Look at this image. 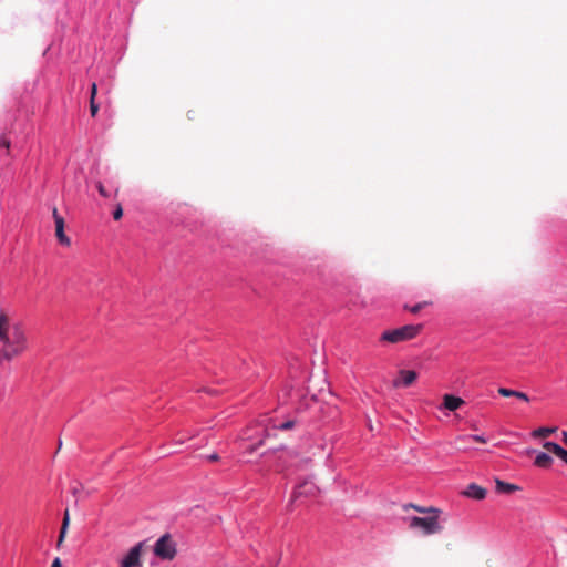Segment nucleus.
<instances>
[{
	"mask_svg": "<svg viewBox=\"0 0 567 567\" xmlns=\"http://www.w3.org/2000/svg\"><path fill=\"white\" fill-rule=\"evenodd\" d=\"M28 349L29 341L23 323L0 310V362H10Z\"/></svg>",
	"mask_w": 567,
	"mask_h": 567,
	"instance_id": "nucleus-1",
	"label": "nucleus"
},
{
	"mask_svg": "<svg viewBox=\"0 0 567 567\" xmlns=\"http://www.w3.org/2000/svg\"><path fill=\"white\" fill-rule=\"evenodd\" d=\"M441 513L420 516L405 517L404 520L408 527L412 530H419L422 535L429 536L437 534L443 529L440 519Z\"/></svg>",
	"mask_w": 567,
	"mask_h": 567,
	"instance_id": "nucleus-2",
	"label": "nucleus"
},
{
	"mask_svg": "<svg viewBox=\"0 0 567 567\" xmlns=\"http://www.w3.org/2000/svg\"><path fill=\"white\" fill-rule=\"evenodd\" d=\"M423 330V324H405L400 328L385 330L380 337L381 342L400 343L416 338Z\"/></svg>",
	"mask_w": 567,
	"mask_h": 567,
	"instance_id": "nucleus-3",
	"label": "nucleus"
},
{
	"mask_svg": "<svg viewBox=\"0 0 567 567\" xmlns=\"http://www.w3.org/2000/svg\"><path fill=\"white\" fill-rule=\"evenodd\" d=\"M154 554L158 558L167 560H172L176 556V545L169 534H165L156 540Z\"/></svg>",
	"mask_w": 567,
	"mask_h": 567,
	"instance_id": "nucleus-4",
	"label": "nucleus"
},
{
	"mask_svg": "<svg viewBox=\"0 0 567 567\" xmlns=\"http://www.w3.org/2000/svg\"><path fill=\"white\" fill-rule=\"evenodd\" d=\"M293 426H295V421H292V420H289V421H286V422L279 423V424H274L271 426V429H269L268 426L257 425V429L260 427V431H259L260 433H259L258 437H256L257 442L252 443L248 447V452L252 453L259 445H261L264 443L265 439L267 436H269L274 430L287 431V430L292 429Z\"/></svg>",
	"mask_w": 567,
	"mask_h": 567,
	"instance_id": "nucleus-5",
	"label": "nucleus"
},
{
	"mask_svg": "<svg viewBox=\"0 0 567 567\" xmlns=\"http://www.w3.org/2000/svg\"><path fill=\"white\" fill-rule=\"evenodd\" d=\"M145 542L134 545L123 558L120 559V567H142V554Z\"/></svg>",
	"mask_w": 567,
	"mask_h": 567,
	"instance_id": "nucleus-6",
	"label": "nucleus"
},
{
	"mask_svg": "<svg viewBox=\"0 0 567 567\" xmlns=\"http://www.w3.org/2000/svg\"><path fill=\"white\" fill-rule=\"evenodd\" d=\"M52 215L55 224V236L58 241L62 246L69 247L71 245V240L64 233V218L58 213L56 208H53Z\"/></svg>",
	"mask_w": 567,
	"mask_h": 567,
	"instance_id": "nucleus-7",
	"label": "nucleus"
},
{
	"mask_svg": "<svg viewBox=\"0 0 567 567\" xmlns=\"http://www.w3.org/2000/svg\"><path fill=\"white\" fill-rule=\"evenodd\" d=\"M417 379V373L413 370H400L398 377L392 381L395 389L408 388L412 385Z\"/></svg>",
	"mask_w": 567,
	"mask_h": 567,
	"instance_id": "nucleus-8",
	"label": "nucleus"
},
{
	"mask_svg": "<svg viewBox=\"0 0 567 567\" xmlns=\"http://www.w3.org/2000/svg\"><path fill=\"white\" fill-rule=\"evenodd\" d=\"M464 400L460 396H455L453 394H445L443 396V408L449 411H456L462 405H464Z\"/></svg>",
	"mask_w": 567,
	"mask_h": 567,
	"instance_id": "nucleus-9",
	"label": "nucleus"
},
{
	"mask_svg": "<svg viewBox=\"0 0 567 567\" xmlns=\"http://www.w3.org/2000/svg\"><path fill=\"white\" fill-rule=\"evenodd\" d=\"M543 446L545 450L559 457L567 465V450L563 449L559 444L549 441L545 442Z\"/></svg>",
	"mask_w": 567,
	"mask_h": 567,
	"instance_id": "nucleus-10",
	"label": "nucleus"
},
{
	"mask_svg": "<svg viewBox=\"0 0 567 567\" xmlns=\"http://www.w3.org/2000/svg\"><path fill=\"white\" fill-rule=\"evenodd\" d=\"M467 497L473 499H484L486 497V489L477 484H470L464 493Z\"/></svg>",
	"mask_w": 567,
	"mask_h": 567,
	"instance_id": "nucleus-11",
	"label": "nucleus"
},
{
	"mask_svg": "<svg viewBox=\"0 0 567 567\" xmlns=\"http://www.w3.org/2000/svg\"><path fill=\"white\" fill-rule=\"evenodd\" d=\"M534 464L540 468H549L553 464V458L549 454L545 452H538L535 457Z\"/></svg>",
	"mask_w": 567,
	"mask_h": 567,
	"instance_id": "nucleus-12",
	"label": "nucleus"
},
{
	"mask_svg": "<svg viewBox=\"0 0 567 567\" xmlns=\"http://www.w3.org/2000/svg\"><path fill=\"white\" fill-rule=\"evenodd\" d=\"M496 491L498 493H506V494H509V493H513V492H516L519 489V487L517 485H514V484H511V483H506V482H503L501 480H496Z\"/></svg>",
	"mask_w": 567,
	"mask_h": 567,
	"instance_id": "nucleus-13",
	"label": "nucleus"
},
{
	"mask_svg": "<svg viewBox=\"0 0 567 567\" xmlns=\"http://www.w3.org/2000/svg\"><path fill=\"white\" fill-rule=\"evenodd\" d=\"M557 431V427H539L533 431L532 435L534 437H545L549 434H553Z\"/></svg>",
	"mask_w": 567,
	"mask_h": 567,
	"instance_id": "nucleus-14",
	"label": "nucleus"
},
{
	"mask_svg": "<svg viewBox=\"0 0 567 567\" xmlns=\"http://www.w3.org/2000/svg\"><path fill=\"white\" fill-rule=\"evenodd\" d=\"M406 507H412L415 511H417L419 513L425 514V516L426 515L436 514V513H441V511L439 508H435V507H422V506H417V505H414V504H409Z\"/></svg>",
	"mask_w": 567,
	"mask_h": 567,
	"instance_id": "nucleus-15",
	"label": "nucleus"
},
{
	"mask_svg": "<svg viewBox=\"0 0 567 567\" xmlns=\"http://www.w3.org/2000/svg\"><path fill=\"white\" fill-rule=\"evenodd\" d=\"M431 305L430 301H423V302H420V303H416L415 306L413 307H405L410 312L412 313H417L421 309H423L424 307Z\"/></svg>",
	"mask_w": 567,
	"mask_h": 567,
	"instance_id": "nucleus-16",
	"label": "nucleus"
},
{
	"mask_svg": "<svg viewBox=\"0 0 567 567\" xmlns=\"http://www.w3.org/2000/svg\"><path fill=\"white\" fill-rule=\"evenodd\" d=\"M68 525H69V512L65 511L64 518H63V524H62V528H61V533H60V542H62V539L64 537V534H65Z\"/></svg>",
	"mask_w": 567,
	"mask_h": 567,
	"instance_id": "nucleus-17",
	"label": "nucleus"
},
{
	"mask_svg": "<svg viewBox=\"0 0 567 567\" xmlns=\"http://www.w3.org/2000/svg\"><path fill=\"white\" fill-rule=\"evenodd\" d=\"M463 439L464 440H472V441H475V442H478V443H482V444L487 442V439L484 435H478V434L467 435V436H464Z\"/></svg>",
	"mask_w": 567,
	"mask_h": 567,
	"instance_id": "nucleus-18",
	"label": "nucleus"
},
{
	"mask_svg": "<svg viewBox=\"0 0 567 567\" xmlns=\"http://www.w3.org/2000/svg\"><path fill=\"white\" fill-rule=\"evenodd\" d=\"M498 393L502 396L508 398V396H516L517 391L511 390V389H507V388H499L498 389Z\"/></svg>",
	"mask_w": 567,
	"mask_h": 567,
	"instance_id": "nucleus-19",
	"label": "nucleus"
},
{
	"mask_svg": "<svg viewBox=\"0 0 567 567\" xmlns=\"http://www.w3.org/2000/svg\"><path fill=\"white\" fill-rule=\"evenodd\" d=\"M90 111L92 116H95L99 111V105L95 103V100L93 99H90Z\"/></svg>",
	"mask_w": 567,
	"mask_h": 567,
	"instance_id": "nucleus-20",
	"label": "nucleus"
},
{
	"mask_svg": "<svg viewBox=\"0 0 567 567\" xmlns=\"http://www.w3.org/2000/svg\"><path fill=\"white\" fill-rule=\"evenodd\" d=\"M96 187H97L99 193H100L103 197H109V194H107V192L105 190V188H104V186H103V184H102L101 182H99V183H97Z\"/></svg>",
	"mask_w": 567,
	"mask_h": 567,
	"instance_id": "nucleus-21",
	"label": "nucleus"
},
{
	"mask_svg": "<svg viewBox=\"0 0 567 567\" xmlns=\"http://www.w3.org/2000/svg\"><path fill=\"white\" fill-rule=\"evenodd\" d=\"M123 215V209L121 206H117V208L113 213V217L115 220H118Z\"/></svg>",
	"mask_w": 567,
	"mask_h": 567,
	"instance_id": "nucleus-22",
	"label": "nucleus"
},
{
	"mask_svg": "<svg viewBox=\"0 0 567 567\" xmlns=\"http://www.w3.org/2000/svg\"><path fill=\"white\" fill-rule=\"evenodd\" d=\"M518 400H522L524 402H529V398L526 393L517 391L516 396Z\"/></svg>",
	"mask_w": 567,
	"mask_h": 567,
	"instance_id": "nucleus-23",
	"label": "nucleus"
},
{
	"mask_svg": "<svg viewBox=\"0 0 567 567\" xmlns=\"http://www.w3.org/2000/svg\"><path fill=\"white\" fill-rule=\"evenodd\" d=\"M96 93H97V86H96V83L93 82L92 85H91V96H90V99L95 100Z\"/></svg>",
	"mask_w": 567,
	"mask_h": 567,
	"instance_id": "nucleus-24",
	"label": "nucleus"
},
{
	"mask_svg": "<svg viewBox=\"0 0 567 567\" xmlns=\"http://www.w3.org/2000/svg\"><path fill=\"white\" fill-rule=\"evenodd\" d=\"M51 567H61V561L59 558H55L51 565Z\"/></svg>",
	"mask_w": 567,
	"mask_h": 567,
	"instance_id": "nucleus-25",
	"label": "nucleus"
},
{
	"mask_svg": "<svg viewBox=\"0 0 567 567\" xmlns=\"http://www.w3.org/2000/svg\"><path fill=\"white\" fill-rule=\"evenodd\" d=\"M561 436H563V442L567 445V432L563 431Z\"/></svg>",
	"mask_w": 567,
	"mask_h": 567,
	"instance_id": "nucleus-26",
	"label": "nucleus"
},
{
	"mask_svg": "<svg viewBox=\"0 0 567 567\" xmlns=\"http://www.w3.org/2000/svg\"><path fill=\"white\" fill-rule=\"evenodd\" d=\"M208 458L210 461H217L218 460V455L217 454H212V455L208 456Z\"/></svg>",
	"mask_w": 567,
	"mask_h": 567,
	"instance_id": "nucleus-27",
	"label": "nucleus"
},
{
	"mask_svg": "<svg viewBox=\"0 0 567 567\" xmlns=\"http://www.w3.org/2000/svg\"><path fill=\"white\" fill-rule=\"evenodd\" d=\"M301 488H302V486H299V488L295 492V497H297V495L301 494V491H300Z\"/></svg>",
	"mask_w": 567,
	"mask_h": 567,
	"instance_id": "nucleus-28",
	"label": "nucleus"
},
{
	"mask_svg": "<svg viewBox=\"0 0 567 567\" xmlns=\"http://www.w3.org/2000/svg\"><path fill=\"white\" fill-rule=\"evenodd\" d=\"M247 439L255 440V437L252 435H248Z\"/></svg>",
	"mask_w": 567,
	"mask_h": 567,
	"instance_id": "nucleus-29",
	"label": "nucleus"
}]
</instances>
